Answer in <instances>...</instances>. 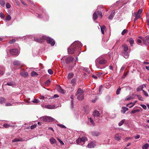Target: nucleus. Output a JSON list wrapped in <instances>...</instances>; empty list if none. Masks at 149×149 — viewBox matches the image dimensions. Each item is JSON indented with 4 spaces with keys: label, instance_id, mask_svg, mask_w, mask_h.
Here are the masks:
<instances>
[{
    "label": "nucleus",
    "instance_id": "obj_21",
    "mask_svg": "<svg viewBox=\"0 0 149 149\" xmlns=\"http://www.w3.org/2000/svg\"><path fill=\"white\" fill-rule=\"evenodd\" d=\"M14 65L18 66H20L21 65V63L18 61H15L13 63Z\"/></svg>",
    "mask_w": 149,
    "mask_h": 149
},
{
    "label": "nucleus",
    "instance_id": "obj_28",
    "mask_svg": "<svg viewBox=\"0 0 149 149\" xmlns=\"http://www.w3.org/2000/svg\"><path fill=\"white\" fill-rule=\"evenodd\" d=\"M6 101V99L3 97L0 98V104H3Z\"/></svg>",
    "mask_w": 149,
    "mask_h": 149
},
{
    "label": "nucleus",
    "instance_id": "obj_54",
    "mask_svg": "<svg viewBox=\"0 0 149 149\" xmlns=\"http://www.w3.org/2000/svg\"><path fill=\"white\" fill-rule=\"evenodd\" d=\"M81 69H82L84 70H85V71H87L88 70V68H85L84 67H81V68H80Z\"/></svg>",
    "mask_w": 149,
    "mask_h": 149
},
{
    "label": "nucleus",
    "instance_id": "obj_23",
    "mask_svg": "<svg viewBox=\"0 0 149 149\" xmlns=\"http://www.w3.org/2000/svg\"><path fill=\"white\" fill-rule=\"evenodd\" d=\"M74 75V74L72 72L70 73L68 75V80L70 79L73 77Z\"/></svg>",
    "mask_w": 149,
    "mask_h": 149
},
{
    "label": "nucleus",
    "instance_id": "obj_52",
    "mask_svg": "<svg viewBox=\"0 0 149 149\" xmlns=\"http://www.w3.org/2000/svg\"><path fill=\"white\" fill-rule=\"evenodd\" d=\"M142 91L143 92L144 94L146 96H148V93L146 91H145L143 90H142Z\"/></svg>",
    "mask_w": 149,
    "mask_h": 149
},
{
    "label": "nucleus",
    "instance_id": "obj_42",
    "mask_svg": "<svg viewBox=\"0 0 149 149\" xmlns=\"http://www.w3.org/2000/svg\"><path fill=\"white\" fill-rule=\"evenodd\" d=\"M139 110L138 109H135L134 110H132L131 112V113L133 114L134 113L137 112H139Z\"/></svg>",
    "mask_w": 149,
    "mask_h": 149
},
{
    "label": "nucleus",
    "instance_id": "obj_6",
    "mask_svg": "<svg viewBox=\"0 0 149 149\" xmlns=\"http://www.w3.org/2000/svg\"><path fill=\"white\" fill-rule=\"evenodd\" d=\"M64 58L65 60V62L67 64H69L71 62L73 61L74 59L73 57L71 56H64L62 58L61 60H64Z\"/></svg>",
    "mask_w": 149,
    "mask_h": 149
},
{
    "label": "nucleus",
    "instance_id": "obj_41",
    "mask_svg": "<svg viewBox=\"0 0 149 149\" xmlns=\"http://www.w3.org/2000/svg\"><path fill=\"white\" fill-rule=\"evenodd\" d=\"M96 12H97V14L98 15H100L101 16V17H102V13L101 11H98Z\"/></svg>",
    "mask_w": 149,
    "mask_h": 149
},
{
    "label": "nucleus",
    "instance_id": "obj_32",
    "mask_svg": "<svg viewBox=\"0 0 149 149\" xmlns=\"http://www.w3.org/2000/svg\"><path fill=\"white\" fill-rule=\"evenodd\" d=\"M129 42L131 46H132V45L133 44L134 42V40L132 38H130L129 40Z\"/></svg>",
    "mask_w": 149,
    "mask_h": 149
},
{
    "label": "nucleus",
    "instance_id": "obj_62",
    "mask_svg": "<svg viewBox=\"0 0 149 149\" xmlns=\"http://www.w3.org/2000/svg\"><path fill=\"white\" fill-rule=\"evenodd\" d=\"M3 71L0 70V76L2 75L3 74Z\"/></svg>",
    "mask_w": 149,
    "mask_h": 149
},
{
    "label": "nucleus",
    "instance_id": "obj_43",
    "mask_svg": "<svg viewBox=\"0 0 149 149\" xmlns=\"http://www.w3.org/2000/svg\"><path fill=\"white\" fill-rule=\"evenodd\" d=\"M3 126L6 128H7L9 127L10 125L8 124L5 123L3 125Z\"/></svg>",
    "mask_w": 149,
    "mask_h": 149
},
{
    "label": "nucleus",
    "instance_id": "obj_37",
    "mask_svg": "<svg viewBox=\"0 0 149 149\" xmlns=\"http://www.w3.org/2000/svg\"><path fill=\"white\" fill-rule=\"evenodd\" d=\"M15 83L13 82H9L7 83V84L9 86H12L13 85H15Z\"/></svg>",
    "mask_w": 149,
    "mask_h": 149
},
{
    "label": "nucleus",
    "instance_id": "obj_48",
    "mask_svg": "<svg viewBox=\"0 0 149 149\" xmlns=\"http://www.w3.org/2000/svg\"><path fill=\"white\" fill-rule=\"evenodd\" d=\"M15 39H13L10 40L9 42L10 44H12L15 41Z\"/></svg>",
    "mask_w": 149,
    "mask_h": 149
},
{
    "label": "nucleus",
    "instance_id": "obj_57",
    "mask_svg": "<svg viewBox=\"0 0 149 149\" xmlns=\"http://www.w3.org/2000/svg\"><path fill=\"white\" fill-rule=\"evenodd\" d=\"M146 85L145 84H143L140 86V90L141 89L142 90V89L144 87H145Z\"/></svg>",
    "mask_w": 149,
    "mask_h": 149
},
{
    "label": "nucleus",
    "instance_id": "obj_4",
    "mask_svg": "<svg viewBox=\"0 0 149 149\" xmlns=\"http://www.w3.org/2000/svg\"><path fill=\"white\" fill-rule=\"evenodd\" d=\"M107 62V61L104 58H102L101 57H99L95 60V62L96 65L97 66V63L99 64L103 65L105 64Z\"/></svg>",
    "mask_w": 149,
    "mask_h": 149
},
{
    "label": "nucleus",
    "instance_id": "obj_12",
    "mask_svg": "<svg viewBox=\"0 0 149 149\" xmlns=\"http://www.w3.org/2000/svg\"><path fill=\"white\" fill-rule=\"evenodd\" d=\"M123 56L125 58H129V52H124L122 53Z\"/></svg>",
    "mask_w": 149,
    "mask_h": 149
},
{
    "label": "nucleus",
    "instance_id": "obj_16",
    "mask_svg": "<svg viewBox=\"0 0 149 149\" xmlns=\"http://www.w3.org/2000/svg\"><path fill=\"white\" fill-rule=\"evenodd\" d=\"M57 90L61 93L64 94L65 93V91L60 86H58L57 88Z\"/></svg>",
    "mask_w": 149,
    "mask_h": 149
},
{
    "label": "nucleus",
    "instance_id": "obj_27",
    "mask_svg": "<svg viewBox=\"0 0 149 149\" xmlns=\"http://www.w3.org/2000/svg\"><path fill=\"white\" fill-rule=\"evenodd\" d=\"M97 12H95L93 15V18L94 20H96L97 18Z\"/></svg>",
    "mask_w": 149,
    "mask_h": 149
},
{
    "label": "nucleus",
    "instance_id": "obj_19",
    "mask_svg": "<svg viewBox=\"0 0 149 149\" xmlns=\"http://www.w3.org/2000/svg\"><path fill=\"white\" fill-rule=\"evenodd\" d=\"M128 109L127 108L125 107H123L121 110V112L124 114L128 110Z\"/></svg>",
    "mask_w": 149,
    "mask_h": 149
},
{
    "label": "nucleus",
    "instance_id": "obj_55",
    "mask_svg": "<svg viewBox=\"0 0 149 149\" xmlns=\"http://www.w3.org/2000/svg\"><path fill=\"white\" fill-rule=\"evenodd\" d=\"M140 105L144 109H146V106L144 104H141Z\"/></svg>",
    "mask_w": 149,
    "mask_h": 149
},
{
    "label": "nucleus",
    "instance_id": "obj_17",
    "mask_svg": "<svg viewBox=\"0 0 149 149\" xmlns=\"http://www.w3.org/2000/svg\"><path fill=\"white\" fill-rule=\"evenodd\" d=\"M57 90L61 93L64 94L65 93V91L60 86H58L57 88Z\"/></svg>",
    "mask_w": 149,
    "mask_h": 149
},
{
    "label": "nucleus",
    "instance_id": "obj_60",
    "mask_svg": "<svg viewBox=\"0 0 149 149\" xmlns=\"http://www.w3.org/2000/svg\"><path fill=\"white\" fill-rule=\"evenodd\" d=\"M132 98V97L131 96H129L128 97L126 98L125 99V100H128L131 99Z\"/></svg>",
    "mask_w": 149,
    "mask_h": 149
},
{
    "label": "nucleus",
    "instance_id": "obj_7",
    "mask_svg": "<svg viewBox=\"0 0 149 149\" xmlns=\"http://www.w3.org/2000/svg\"><path fill=\"white\" fill-rule=\"evenodd\" d=\"M44 122H51L55 120V119L52 117L48 116H45L41 118Z\"/></svg>",
    "mask_w": 149,
    "mask_h": 149
},
{
    "label": "nucleus",
    "instance_id": "obj_15",
    "mask_svg": "<svg viewBox=\"0 0 149 149\" xmlns=\"http://www.w3.org/2000/svg\"><path fill=\"white\" fill-rule=\"evenodd\" d=\"M100 113L98 111L95 110L93 113V115L94 117H97L99 116Z\"/></svg>",
    "mask_w": 149,
    "mask_h": 149
},
{
    "label": "nucleus",
    "instance_id": "obj_49",
    "mask_svg": "<svg viewBox=\"0 0 149 149\" xmlns=\"http://www.w3.org/2000/svg\"><path fill=\"white\" fill-rule=\"evenodd\" d=\"M121 89L120 88H119L116 91V94L118 95L119 94V92L120 91Z\"/></svg>",
    "mask_w": 149,
    "mask_h": 149
},
{
    "label": "nucleus",
    "instance_id": "obj_2",
    "mask_svg": "<svg viewBox=\"0 0 149 149\" xmlns=\"http://www.w3.org/2000/svg\"><path fill=\"white\" fill-rule=\"evenodd\" d=\"M82 45L79 41H76L74 42L68 49V52L69 54H73L75 51V49L77 47L79 49H80Z\"/></svg>",
    "mask_w": 149,
    "mask_h": 149
},
{
    "label": "nucleus",
    "instance_id": "obj_56",
    "mask_svg": "<svg viewBox=\"0 0 149 149\" xmlns=\"http://www.w3.org/2000/svg\"><path fill=\"white\" fill-rule=\"evenodd\" d=\"M125 68V65H123L121 68L120 70V71L122 72L124 69Z\"/></svg>",
    "mask_w": 149,
    "mask_h": 149
},
{
    "label": "nucleus",
    "instance_id": "obj_8",
    "mask_svg": "<svg viewBox=\"0 0 149 149\" xmlns=\"http://www.w3.org/2000/svg\"><path fill=\"white\" fill-rule=\"evenodd\" d=\"M142 42L146 45H149V36H146L145 39L140 37V44H142Z\"/></svg>",
    "mask_w": 149,
    "mask_h": 149
},
{
    "label": "nucleus",
    "instance_id": "obj_29",
    "mask_svg": "<svg viewBox=\"0 0 149 149\" xmlns=\"http://www.w3.org/2000/svg\"><path fill=\"white\" fill-rule=\"evenodd\" d=\"M149 147V144L146 143L142 146V149H147Z\"/></svg>",
    "mask_w": 149,
    "mask_h": 149
},
{
    "label": "nucleus",
    "instance_id": "obj_58",
    "mask_svg": "<svg viewBox=\"0 0 149 149\" xmlns=\"http://www.w3.org/2000/svg\"><path fill=\"white\" fill-rule=\"evenodd\" d=\"M12 105L10 103H7L6 104V106H11Z\"/></svg>",
    "mask_w": 149,
    "mask_h": 149
},
{
    "label": "nucleus",
    "instance_id": "obj_5",
    "mask_svg": "<svg viewBox=\"0 0 149 149\" xmlns=\"http://www.w3.org/2000/svg\"><path fill=\"white\" fill-rule=\"evenodd\" d=\"M87 140V138L85 137L79 138L76 140V142L79 145H82L84 144L85 142Z\"/></svg>",
    "mask_w": 149,
    "mask_h": 149
},
{
    "label": "nucleus",
    "instance_id": "obj_44",
    "mask_svg": "<svg viewBox=\"0 0 149 149\" xmlns=\"http://www.w3.org/2000/svg\"><path fill=\"white\" fill-rule=\"evenodd\" d=\"M48 73L50 74H52L53 73V71L51 69H49L48 70Z\"/></svg>",
    "mask_w": 149,
    "mask_h": 149
},
{
    "label": "nucleus",
    "instance_id": "obj_3",
    "mask_svg": "<svg viewBox=\"0 0 149 149\" xmlns=\"http://www.w3.org/2000/svg\"><path fill=\"white\" fill-rule=\"evenodd\" d=\"M76 95L77 96V98L78 100H82L84 99L83 92L80 88L78 89Z\"/></svg>",
    "mask_w": 149,
    "mask_h": 149
},
{
    "label": "nucleus",
    "instance_id": "obj_35",
    "mask_svg": "<svg viewBox=\"0 0 149 149\" xmlns=\"http://www.w3.org/2000/svg\"><path fill=\"white\" fill-rule=\"evenodd\" d=\"M5 2L3 0H1L0 1V4L3 6H4Z\"/></svg>",
    "mask_w": 149,
    "mask_h": 149
},
{
    "label": "nucleus",
    "instance_id": "obj_20",
    "mask_svg": "<svg viewBox=\"0 0 149 149\" xmlns=\"http://www.w3.org/2000/svg\"><path fill=\"white\" fill-rule=\"evenodd\" d=\"M114 138L116 140L118 141H119L121 139V136L119 135L118 134H117L115 135Z\"/></svg>",
    "mask_w": 149,
    "mask_h": 149
},
{
    "label": "nucleus",
    "instance_id": "obj_59",
    "mask_svg": "<svg viewBox=\"0 0 149 149\" xmlns=\"http://www.w3.org/2000/svg\"><path fill=\"white\" fill-rule=\"evenodd\" d=\"M58 140L61 144H63V145L64 144V143L62 141H61L60 139H58Z\"/></svg>",
    "mask_w": 149,
    "mask_h": 149
},
{
    "label": "nucleus",
    "instance_id": "obj_64",
    "mask_svg": "<svg viewBox=\"0 0 149 149\" xmlns=\"http://www.w3.org/2000/svg\"><path fill=\"white\" fill-rule=\"evenodd\" d=\"M140 137V136L139 135H138L134 137V138L135 139H139Z\"/></svg>",
    "mask_w": 149,
    "mask_h": 149
},
{
    "label": "nucleus",
    "instance_id": "obj_36",
    "mask_svg": "<svg viewBox=\"0 0 149 149\" xmlns=\"http://www.w3.org/2000/svg\"><path fill=\"white\" fill-rule=\"evenodd\" d=\"M125 121V120L123 119L119 123H118V125L119 126H121L124 123Z\"/></svg>",
    "mask_w": 149,
    "mask_h": 149
},
{
    "label": "nucleus",
    "instance_id": "obj_18",
    "mask_svg": "<svg viewBox=\"0 0 149 149\" xmlns=\"http://www.w3.org/2000/svg\"><path fill=\"white\" fill-rule=\"evenodd\" d=\"M140 12V9H139L138 11V13L137 14L135 15V18L134 19V21L135 22L136 21L138 18H140V14H139V13Z\"/></svg>",
    "mask_w": 149,
    "mask_h": 149
},
{
    "label": "nucleus",
    "instance_id": "obj_30",
    "mask_svg": "<svg viewBox=\"0 0 149 149\" xmlns=\"http://www.w3.org/2000/svg\"><path fill=\"white\" fill-rule=\"evenodd\" d=\"M92 134L93 136H99V133L97 132H92Z\"/></svg>",
    "mask_w": 149,
    "mask_h": 149
},
{
    "label": "nucleus",
    "instance_id": "obj_9",
    "mask_svg": "<svg viewBox=\"0 0 149 149\" xmlns=\"http://www.w3.org/2000/svg\"><path fill=\"white\" fill-rule=\"evenodd\" d=\"M10 53L12 55H17L18 53V51L17 49H13L10 51Z\"/></svg>",
    "mask_w": 149,
    "mask_h": 149
},
{
    "label": "nucleus",
    "instance_id": "obj_33",
    "mask_svg": "<svg viewBox=\"0 0 149 149\" xmlns=\"http://www.w3.org/2000/svg\"><path fill=\"white\" fill-rule=\"evenodd\" d=\"M38 75V74L35 71H32L31 72V76H37Z\"/></svg>",
    "mask_w": 149,
    "mask_h": 149
},
{
    "label": "nucleus",
    "instance_id": "obj_45",
    "mask_svg": "<svg viewBox=\"0 0 149 149\" xmlns=\"http://www.w3.org/2000/svg\"><path fill=\"white\" fill-rule=\"evenodd\" d=\"M127 31L126 29H124L122 32L121 34L122 35H123L127 33Z\"/></svg>",
    "mask_w": 149,
    "mask_h": 149
},
{
    "label": "nucleus",
    "instance_id": "obj_46",
    "mask_svg": "<svg viewBox=\"0 0 149 149\" xmlns=\"http://www.w3.org/2000/svg\"><path fill=\"white\" fill-rule=\"evenodd\" d=\"M71 83L73 85L75 82V79H73L71 80Z\"/></svg>",
    "mask_w": 149,
    "mask_h": 149
},
{
    "label": "nucleus",
    "instance_id": "obj_40",
    "mask_svg": "<svg viewBox=\"0 0 149 149\" xmlns=\"http://www.w3.org/2000/svg\"><path fill=\"white\" fill-rule=\"evenodd\" d=\"M51 81L49 80H48L45 83V84L46 86H48L50 83Z\"/></svg>",
    "mask_w": 149,
    "mask_h": 149
},
{
    "label": "nucleus",
    "instance_id": "obj_14",
    "mask_svg": "<svg viewBox=\"0 0 149 149\" xmlns=\"http://www.w3.org/2000/svg\"><path fill=\"white\" fill-rule=\"evenodd\" d=\"M115 12L114 10H113L111 13L109 17V19L110 20H111L113 18L114 16L115 15Z\"/></svg>",
    "mask_w": 149,
    "mask_h": 149
},
{
    "label": "nucleus",
    "instance_id": "obj_51",
    "mask_svg": "<svg viewBox=\"0 0 149 149\" xmlns=\"http://www.w3.org/2000/svg\"><path fill=\"white\" fill-rule=\"evenodd\" d=\"M0 16L2 18H4L5 17V15H4L3 14L2 12L0 13Z\"/></svg>",
    "mask_w": 149,
    "mask_h": 149
},
{
    "label": "nucleus",
    "instance_id": "obj_38",
    "mask_svg": "<svg viewBox=\"0 0 149 149\" xmlns=\"http://www.w3.org/2000/svg\"><path fill=\"white\" fill-rule=\"evenodd\" d=\"M11 17L10 15H8L6 18L5 19L7 21H9L11 19Z\"/></svg>",
    "mask_w": 149,
    "mask_h": 149
},
{
    "label": "nucleus",
    "instance_id": "obj_61",
    "mask_svg": "<svg viewBox=\"0 0 149 149\" xmlns=\"http://www.w3.org/2000/svg\"><path fill=\"white\" fill-rule=\"evenodd\" d=\"M92 77L95 79H97V77L94 75H92Z\"/></svg>",
    "mask_w": 149,
    "mask_h": 149
},
{
    "label": "nucleus",
    "instance_id": "obj_34",
    "mask_svg": "<svg viewBox=\"0 0 149 149\" xmlns=\"http://www.w3.org/2000/svg\"><path fill=\"white\" fill-rule=\"evenodd\" d=\"M134 104V103H130L128 104L127 105V106L129 108H131L133 107Z\"/></svg>",
    "mask_w": 149,
    "mask_h": 149
},
{
    "label": "nucleus",
    "instance_id": "obj_50",
    "mask_svg": "<svg viewBox=\"0 0 149 149\" xmlns=\"http://www.w3.org/2000/svg\"><path fill=\"white\" fill-rule=\"evenodd\" d=\"M36 127V125L35 124L33 125H31L30 127L31 129H33L34 128H35Z\"/></svg>",
    "mask_w": 149,
    "mask_h": 149
},
{
    "label": "nucleus",
    "instance_id": "obj_26",
    "mask_svg": "<svg viewBox=\"0 0 149 149\" xmlns=\"http://www.w3.org/2000/svg\"><path fill=\"white\" fill-rule=\"evenodd\" d=\"M100 27L102 33L103 34L104 33V30L105 29L106 27L104 25H103L102 26H100Z\"/></svg>",
    "mask_w": 149,
    "mask_h": 149
},
{
    "label": "nucleus",
    "instance_id": "obj_10",
    "mask_svg": "<svg viewBox=\"0 0 149 149\" xmlns=\"http://www.w3.org/2000/svg\"><path fill=\"white\" fill-rule=\"evenodd\" d=\"M45 107L48 109H53L56 108L57 106L54 105H46Z\"/></svg>",
    "mask_w": 149,
    "mask_h": 149
},
{
    "label": "nucleus",
    "instance_id": "obj_25",
    "mask_svg": "<svg viewBox=\"0 0 149 149\" xmlns=\"http://www.w3.org/2000/svg\"><path fill=\"white\" fill-rule=\"evenodd\" d=\"M50 143L51 144H53L56 142V140L54 138H51L49 140Z\"/></svg>",
    "mask_w": 149,
    "mask_h": 149
},
{
    "label": "nucleus",
    "instance_id": "obj_39",
    "mask_svg": "<svg viewBox=\"0 0 149 149\" xmlns=\"http://www.w3.org/2000/svg\"><path fill=\"white\" fill-rule=\"evenodd\" d=\"M32 102H33V103H37L40 102V101L39 100L37 99H34L33 100Z\"/></svg>",
    "mask_w": 149,
    "mask_h": 149
},
{
    "label": "nucleus",
    "instance_id": "obj_13",
    "mask_svg": "<svg viewBox=\"0 0 149 149\" xmlns=\"http://www.w3.org/2000/svg\"><path fill=\"white\" fill-rule=\"evenodd\" d=\"M122 47L124 50V52H127L128 49V47L126 44H123L122 45Z\"/></svg>",
    "mask_w": 149,
    "mask_h": 149
},
{
    "label": "nucleus",
    "instance_id": "obj_11",
    "mask_svg": "<svg viewBox=\"0 0 149 149\" xmlns=\"http://www.w3.org/2000/svg\"><path fill=\"white\" fill-rule=\"evenodd\" d=\"M95 146V143L93 142H91L88 143L87 145V147L89 148H93Z\"/></svg>",
    "mask_w": 149,
    "mask_h": 149
},
{
    "label": "nucleus",
    "instance_id": "obj_24",
    "mask_svg": "<svg viewBox=\"0 0 149 149\" xmlns=\"http://www.w3.org/2000/svg\"><path fill=\"white\" fill-rule=\"evenodd\" d=\"M23 141V139L21 138H15L12 140V142H15L19 141Z\"/></svg>",
    "mask_w": 149,
    "mask_h": 149
},
{
    "label": "nucleus",
    "instance_id": "obj_22",
    "mask_svg": "<svg viewBox=\"0 0 149 149\" xmlns=\"http://www.w3.org/2000/svg\"><path fill=\"white\" fill-rule=\"evenodd\" d=\"M20 74L24 77H27L29 75L28 73L27 72H22Z\"/></svg>",
    "mask_w": 149,
    "mask_h": 149
},
{
    "label": "nucleus",
    "instance_id": "obj_31",
    "mask_svg": "<svg viewBox=\"0 0 149 149\" xmlns=\"http://www.w3.org/2000/svg\"><path fill=\"white\" fill-rule=\"evenodd\" d=\"M89 121L93 125H95V123L92 119V118H90L88 119Z\"/></svg>",
    "mask_w": 149,
    "mask_h": 149
},
{
    "label": "nucleus",
    "instance_id": "obj_63",
    "mask_svg": "<svg viewBox=\"0 0 149 149\" xmlns=\"http://www.w3.org/2000/svg\"><path fill=\"white\" fill-rule=\"evenodd\" d=\"M71 107L72 109L73 107V102L72 100L71 102Z\"/></svg>",
    "mask_w": 149,
    "mask_h": 149
},
{
    "label": "nucleus",
    "instance_id": "obj_53",
    "mask_svg": "<svg viewBox=\"0 0 149 149\" xmlns=\"http://www.w3.org/2000/svg\"><path fill=\"white\" fill-rule=\"evenodd\" d=\"M6 7L8 8H9L10 7V5L8 3H7L6 4Z\"/></svg>",
    "mask_w": 149,
    "mask_h": 149
},
{
    "label": "nucleus",
    "instance_id": "obj_1",
    "mask_svg": "<svg viewBox=\"0 0 149 149\" xmlns=\"http://www.w3.org/2000/svg\"><path fill=\"white\" fill-rule=\"evenodd\" d=\"M32 40H34L35 41L39 42H42L45 39L47 43L49 44L52 46L54 45L55 44L54 40L52 38L47 37L45 36H43L42 37H40V38L38 39L36 38H32Z\"/></svg>",
    "mask_w": 149,
    "mask_h": 149
},
{
    "label": "nucleus",
    "instance_id": "obj_47",
    "mask_svg": "<svg viewBox=\"0 0 149 149\" xmlns=\"http://www.w3.org/2000/svg\"><path fill=\"white\" fill-rule=\"evenodd\" d=\"M57 125L58 126H60L62 128H66V127L65 125H63L58 124Z\"/></svg>",
    "mask_w": 149,
    "mask_h": 149
}]
</instances>
